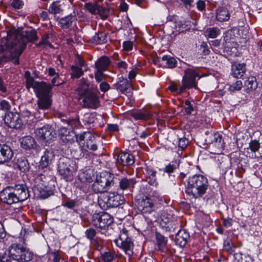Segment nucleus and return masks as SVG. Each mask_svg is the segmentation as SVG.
<instances>
[{
	"mask_svg": "<svg viewBox=\"0 0 262 262\" xmlns=\"http://www.w3.org/2000/svg\"><path fill=\"white\" fill-rule=\"evenodd\" d=\"M34 30L20 31L11 30L7 36L0 40V64H18L19 57L22 54L28 42H34L37 39Z\"/></svg>",
	"mask_w": 262,
	"mask_h": 262,
	"instance_id": "nucleus-1",
	"label": "nucleus"
},
{
	"mask_svg": "<svg viewBox=\"0 0 262 262\" xmlns=\"http://www.w3.org/2000/svg\"><path fill=\"white\" fill-rule=\"evenodd\" d=\"M29 195V192L26 186L17 185L14 187H7L1 191L0 200L5 204L12 205L25 201Z\"/></svg>",
	"mask_w": 262,
	"mask_h": 262,
	"instance_id": "nucleus-2",
	"label": "nucleus"
},
{
	"mask_svg": "<svg viewBox=\"0 0 262 262\" xmlns=\"http://www.w3.org/2000/svg\"><path fill=\"white\" fill-rule=\"evenodd\" d=\"M33 253L22 245L14 243L8 249V254L0 255L2 262H10L15 260L18 262H29L33 258Z\"/></svg>",
	"mask_w": 262,
	"mask_h": 262,
	"instance_id": "nucleus-3",
	"label": "nucleus"
},
{
	"mask_svg": "<svg viewBox=\"0 0 262 262\" xmlns=\"http://www.w3.org/2000/svg\"><path fill=\"white\" fill-rule=\"evenodd\" d=\"M209 183L207 178L202 174H195L188 179L186 193L195 199L202 197L206 192Z\"/></svg>",
	"mask_w": 262,
	"mask_h": 262,
	"instance_id": "nucleus-4",
	"label": "nucleus"
},
{
	"mask_svg": "<svg viewBox=\"0 0 262 262\" xmlns=\"http://www.w3.org/2000/svg\"><path fill=\"white\" fill-rule=\"evenodd\" d=\"M26 79V88L28 90L32 88L37 98L52 95V86L43 81H36L29 71L24 74Z\"/></svg>",
	"mask_w": 262,
	"mask_h": 262,
	"instance_id": "nucleus-5",
	"label": "nucleus"
},
{
	"mask_svg": "<svg viewBox=\"0 0 262 262\" xmlns=\"http://www.w3.org/2000/svg\"><path fill=\"white\" fill-rule=\"evenodd\" d=\"M114 175L112 173L103 171L97 174L96 180L92 185V189L96 193L106 192L114 184Z\"/></svg>",
	"mask_w": 262,
	"mask_h": 262,
	"instance_id": "nucleus-6",
	"label": "nucleus"
},
{
	"mask_svg": "<svg viewBox=\"0 0 262 262\" xmlns=\"http://www.w3.org/2000/svg\"><path fill=\"white\" fill-rule=\"evenodd\" d=\"M199 76L198 72L193 69H187L182 81V85L180 88L179 93H182L186 89L194 88L197 89V82L195 78Z\"/></svg>",
	"mask_w": 262,
	"mask_h": 262,
	"instance_id": "nucleus-7",
	"label": "nucleus"
},
{
	"mask_svg": "<svg viewBox=\"0 0 262 262\" xmlns=\"http://www.w3.org/2000/svg\"><path fill=\"white\" fill-rule=\"evenodd\" d=\"M115 243L117 247L123 249L129 256L133 255L134 245L131 238L128 237L126 229H122L119 237L115 240Z\"/></svg>",
	"mask_w": 262,
	"mask_h": 262,
	"instance_id": "nucleus-8",
	"label": "nucleus"
},
{
	"mask_svg": "<svg viewBox=\"0 0 262 262\" xmlns=\"http://www.w3.org/2000/svg\"><path fill=\"white\" fill-rule=\"evenodd\" d=\"M76 139L82 150L86 151L88 150H97V145L95 141V137L91 133L88 132L79 135Z\"/></svg>",
	"mask_w": 262,
	"mask_h": 262,
	"instance_id": "nucleus-9",
	"label": "nucleus"
},
{
	"mask_svg": "<svg viewBox=\"0 0 262 262\" xmlns=\"http://www.w3.org/2000/svg\"><path fill=\"white\" fill-rule=\"evenodd\" d=\"M98 93V91L94 92L92 90L80 97L82 107L91 109H96L99 107L100 100Z\"/></svg>",
	"mask_w": 262,
	"mask_h": 262,
	"instance_id": "nucleus-10",
	"label": "nucleus"
},
{
	"mask_svg": "<svg viewBox=\"0 0 262 262\" xmlns=\"http://www.w3.org/2000/svg\"><path fill=\"white\" fill-rule=\"evenodd\" d=\"M46 178L43 175L39 176L36 179V183L39 181H42V183H37L33 188V191L34 195L37 198L46 199L52 194L51 190L48 187L47 182L43 180Z\"/></svg>",
	"mask_w": 262,
	"mask_h": 262,
	"instance_id": "nucleus-11",
	"label": "nucleus"
},
{
	"mask_svg": "<svg viewBox=\"0 0 262 262\" xmlns=\"http://www.w3.org/2000/svg\"><path fill=\"white\" fill-rule=\"evenodd\" d=\"M84 9L93 14L99 15L103 19L107 18L110 14V11L107 8L103 7L96 2L85 3Z\"/></svg>",
	"mask_w": 262,
	"mask_h": 262,
	"instance_id": "nucleus-12",
	"label": "nucleus"
},
{
	"mask_svg": "<svg viewBox=\"0 0 262 262\" xmlns=\"http://www.w3.org/2000/svg\"><path fill=\"white\" fill-rule=\"evenodd\" d=\"M72 161L68 158H61L58 165V171L67 181L70 180L73 175V167L71 165Z\"/></svg>",
	"mask_w": 262,
	"mask_h": 262,
	"instance_id": "nucleus-13",
	"label": "nucleus"
},
{
	"mask_svg": "<svg viewBox=\"0 0 262 262\" xmlns=\"http://www.w3.org/2000/svg\"><path fill=\"white\" fill-rule=\"evenodd\" d=\"M113 222V218L107 213L102 212L93 215L92 223L96 227L105 229Z\"/></svg>",
	"mask_w": 262,
	"mask_h": 262,
	"instance_id": "nucleus-14",
	"label": "nucleus"
},
{
	"mask_svg": "<svg viewBox=\"0 0 262 262\" xmlns=\"http://www.w3.org/2000/svg\"><path fill=\"white\" fill-rule=\"evenodd\" d=\"M102 201L106 207H117L124 202L123 196L115 192H110L108 195L99 198L98 202L100 204H101Z\"/></svg>",
	"mask_w": 262,
	"mask_h": 262,
	"instance_id": "nucleus-15",
	"label": "nucleus"
},
{
	"mask_svg": "<svg viewBox=\"0 0 262 262\" xmlns=\"http://www.w3.org/2000/svg\"><path fill=\"white\" fill-rule=\"evenodd\" d=\"M210 148L214 149V154H218L223 149L224 142L222 136L219 133L210 134L206 139Z\"/></svg>",
	"mask_w": 262,
	"mask_h": 262,
	"instance_id": "nucleus-16",
	"label": "nucleus"
},
{
	"mask_svg": "<svg viewBox=\"0 0 262 262\" xmlns=\"http://www.w3.org/2000/svg\"><path fill=\"white\" fill-rule=\"evenodd\" d=\"M4 121L10 128H19L23 124L22 119L20 118L19 114L11 112L6 113Z\"/></svg>",
	"mask_w": 262,
	"mask_h": 262,
	"instance_id": "nucleus-17",
	"label": "nucleus"
},
{
	"mask_svg": "<svg viewBox=\"0 0 262 262\" xmlns=\"http://www.w3.org/2000/svg\"><path fill=\"white\" fill-rule=\"evenodd\" d=\"M35 134L39 140L45 142L51 141L54 137V130L49 125L37 128Z\"/></svg>",
	"mask_w": 262,
	"mask_h": 262,
	"instance_id": "nucleus-18",
	"label": "nucleus"
},
{
	"mask_svg": "<svg viewBox=\"0 0 262 262\" xmlns=\"http://www.w3.org/2000/svg\"><path fill=\"white\" fill-rule=\"evenodd\" d=\"M13 156V152L10 146L0 144V164L9 162Z\"/></svg>",
	"mask_w": 262,
	"mask_h": 262,
	"instance_id": "nucleus-19",
	"label": "nucleus"
},
{
	"mask_svg": "<svg viewBox=\"0 0 262 262\" xmlns=\"http://www.w3.org/2000/svg\"><path fill=\"white\" fill-rule=\"evenodd\" d=\"M154 207L152 200L149 198L145 197L139 202L138 209L143 213H150L153 211Z\"/></svg>",
	"mask_w": 262,
	"mask_h": 262,
	"instance_id": "nucleus-20",
	"label": "nucleus"
},
{
	"mask_svg": "<svg viewBox=\"0 0 262 262\" xmlns=\"http://www.w3.org/2000/svg\"><path fill=\"white\" fill-rule=\"evenodd\" d=\"M114 157L117 162L122 165H132L135 162L133 156L127 152H124L119 155H115Z\"/></svg>",
	"mask_w": 262,
	"mask_h": 262,
	"instance_id": "nucleus-21",
	"label": "nucleus"
},
{
	"mask_svg": "<svg viewBox=\"0 0 262 262\" xmlns=\"http://www.w3.org/2000/svg\"><path fill=\"white\" fill-rule=\"evenodd\" d=\"M116 89L122 93H129L133 90V87L127 79L121 77L116 84Z\"/></svg>",
	"mask_w": 262,
	"mask_h": 262,
	"instance_id": "nucleus-22",
	"label": "nucleus"
},
{
	"mask_svg": "<svg viewBox=\"0 0 262 262\" xmlns=\"http://www.w3.org/2000/svg\"><path fill=\"white\" fill-rule=\"evenodd\" d=\"M189 237L188 232L184 230H180L176 236L175 243L180 247H183L186 245Z\"/></svg>",
	"mask_w": 262,
	"mask_h": 262,
	"instance_id": "nucleus-23",
	"label": "nucleus"
},
{
	"mask_svg": "<svg viewBox=\"0 0 262 262\" xmlns=\"http://www.w3.org/2000/svg\"><path fill=\"white\" fill-rule=\"evenodd\" d=\"M54 155L52 150H46L41 157L39 166L41 168L48 167L52 163Z\"/></svg>",
	"mask_w": 262,
	"mask_h": 262,
	"instance_id": "nucleus-24",
	"label": "nucleus"
},
{
	"mask_svg": "<svg viewBox=\"0 0 262 262\" xmlns=\"http://www.w3.org/2000/svg\"><path fill=\"white\" fill-rule=\"evenodd\" d=\"M92 91L89 89V84L85 78H82L79 80L78 86L76 90L78 95L81 97L87 93Z\"/></svg>",
	"mask_w": 262,
	"mask_h": 262,
	"instance_id": "nucleus-25",
	"label": "nucleus"
},
{
	"mask_svg": "<svg viewBox=\"0 0 262 262\" xmlns=\"http://www.w3.org/2000/svg\"><path fill=\"white\" fill-rule=\"evenodd\" d=\"M51 96L52 95L37 98V104L38 108L41 110L49 109L51 107L52 102L51 99Z\"/></svg>",
	"mask_w": 262,
	"mask_h": 262,
	"instance_id": "nucleus-26",
	"label": "nucleus"
},
{
	"mask_svg": "<svg viewBox=\"0 0 262 262\" xmlns=\"http://www.w3.org/2000/svg\"><path fill=\"white\" fill-rule=\"evenodd\" d=\"M136 183V181L133 179L122 178L119 181V187L122 190L130 189Z\"/></svg>",
	"mask_w": 262,
	"mask_h": 262,
	"instance_id": "nucleus-27",
	"label": "nucleus"
},
{
	"mask_svg": "<svg viewBox=\"0 0 262 262\" xmlns=\"http://www.w3.org/2000/svg\"><path fill=\"white\" fill-rule=\"evenodd\" d=\"M20 142L21 147L26 149L34 148L35 146L34 139L30 136L22 138Z\"/></svg>",
	"mask_w": 262,
	"mask_h": 262,
	"instance_id": "nucleus-28",
	"label": "nucleus"
},
{
	"mask_svg": "<svg viewBox=\"0 0 262 262\" xmlns=\"http://www.w3.org/2000/svg\"><path fill=\"white\" fill-rule=\"evenodd\" d=\"M216 17L219 21L222 22L229 19L230 14L226 8L221 7L216 11Z\"/></svg>",
	"mask_w": 262,
	"mask_h": 262,
	"instance_id": "nucleus-29",
	"label": "nucleus"
},
{
	"mask_svg": "<svg viewBox=\"0 0 262 262\" xmlns=\"http://www.w3.org/2000/svg\"><path fill=\"white\" fill-rule=\"evenodd\" d=\"M146 174L147 179H148V184L154 186H157L158 182L156 178V171L151 168H147L146 169Z\"/></svg>",
	"mask_w": 262,
	"mask_h": 262,
	"instance_id": "nucleus-30",
	"label": "nucleus"
},
{
	"mask_svg": "<svg viewBox=\"0 0 262 262\" xmlns=\"http://www.w3.org/2000/svg\"><path fill=\"white\" fill-rule=\"evenodd\" d=\"M131 115L136 120H147L150 118L151 117V114L150 113L143 111H138L137 112H133L131 114Z\"/></svg>",
	"mask_w": 262,
	"mask_h": 262,
	"instance_id": "nucleus-31",
	"label": "nucleus"
},
{
	"mask_svg": "<svg viewBox=\"0 0 262 262\" xmlns=\"http://www.w3.org/2000/svg\"><path fill=\"white\" fill-rule=\"evenodd\" d=\"M95 115L91 113H86L84 114L81 119L80 122L84 125L90 126L95 122Z\"/></svg>",
	"mask_w": 262,
	"mask_h": 262,
	"instance_id": "nucleus-32",
	"label": "nucleus"
},
{
	"mask_svg": "<svg viewBox=\"0 0 262 262\" xmlns=\"http://www.w3.org/2000/svg\"><path fill=\"white\" fill-rule=\"evenodd\" d=\"M75 20L73 16L70 15L61 18L59 21L60 27L62 28H68Z\"/></svg>",
	"mask_w": 262,
	"mask_h": 262,
	"instance_id": "nucleus-33",
	"label": "nucleus"
},
{
	"mask_svg": "<svg viewBox=\"0 0 262 262\" xmlns=\"http://www.w3.org/2000/svg\"><path fill=\"white\" fill-rule=\"evenodd\" d=\"M17 167L20 170L25 172L29 170V165L28 161L25 157H21L17 160Z\"/></svg>",
	"mask_w": 262,
	"mask_h": 262,
	"instance_id": "nucleus-34",
	"label": "nucleus"
},
{
	"mask_svg": "<svg viewBox=\"0 0 262 262\" xmlns=\"http://www.w3.org/2000/svg\"><path fill=\"white\" fill-rule=\"evenodd\" d=\"M21 116L23 118L22 120L23 124H30L33 119V115L31 114V113L30 111L27 110L21 112Z\"/></svg>",
	"mask_w": 262,
	"mask_h": 262,
	"instance_id": "nucleus-35",
	"label": "nucleus"
},
{
	"mask_svg": "<svg viewBox=\"0 0 262 262\" xmlns=\"http://www.w3.org/2000/svg\"><path fill=\"white\" fill-rule=\"evenodd\" d=\"M206 36L209 38H216L220 34V30L217 28L213 27L207 29L205 31Z\"/></svg>",
	"mask_w": 262,
	"mask_h": 262,
	"instance_id": "nucleus-36",
	"label": "nucleus"
},
{
	"mask_svg": "<svg viewBox=\"0 0 262 262\" xmlns=\"http://www.w3.org/2000/svg\"><path fill=\"white\" fill-rule=\"evenodd\" d=\"M232 70L233 76L237 78H241L246 71L245 67H232Z\"/></svg>",
	"mask_w": 262,
	"mask_h": 262,
	"instance_id": "nucleus-37",
	"label": "nucleus"
},
{
	"mask_svg": "<svg viewBox=\"0 0 262 262\" xmlns=\"http://www.w3.org/2000/svg\"><path fill=\"white\" fill-rule=\"evenodd\" d=\"M245 85L247 86L248 89L254 90L257 87V83L256 78L254 77H249L245 82Z\"/></svg>",
	"mask_w": 262,
	"mask_h": 262,
	"instance_id": "nucleus-38",
	"label": "nucleus"
},
{
	"mask_svg": "<svg viewBox=\"0 0 262 262\" xmlns=\"http://www.w3.org/2000/svg\"><path fill=\"white\" fill-rule=\"evenodd\" d=\"M93 40L97 43L102 44L106 42V34L103 32L96 33L93 37Z\"/></svg>",
	"mask_w": 262,
	"mask_h": 262,
	"instance_id": "nucleus-39",
	"label": "nucleus"
},
{
	"mask_svg": "<svg viewBox=\"0 0 262 262\" xmlns=\"http://www.w3.org/2000/svg\"><path fill=\"white\" fill-rule=\"evenodd\" d=\"M62 11V7L58 2L53 3L49 9V12L54 14L60 13Z\"/></svg>",
	"mask_w": 262,
	"mask_h": 262,
	"instance_id": "nucleus-40",
	"label": "nucleus"
},
{
	"mask_svg": "<svg viewBox=\"0 0 262 262\" xmlns=\"http://www.w3.org/2000/svg\"><path fill=\"white\" fill-rule=\"evenodd\" d=\"M50 38V35L49 34H45L42 36L41 40L40 41L37 45V47H41L43 46V47H52V45H51V42L49 40V39Z\"/></svg>",
	"mask_w": 262,
	"mask_h": 262,
	"instance_id": "nucleus-41",
	"label": "nucleus"
},
{
	"mask_svg": "<svg viewBox=\"0 0 262 262\" xmlns=\"http://www.w3.org/2000/svg\"><path fill=\"white\" fill-rule=\"evenodd\" d=\"M243 87V83L241 80H237L233 83L228 88V90L231 92L239 91Z\"/></svg>",
	"mask_w": 262,
	"mask_h": 262,
	"instance_id": "nucleus-42",
	"label": "nucleus"
},
{
	"mask_svg": "<svg viewBox=\"0 0 262 262\" xmlns=\"http://www.w3.org/2000/svg\"><path fill=\"white\" fill-rule=\"evenodd\" d=\"M59 135L63 140H65L69 141L71 139L70 138V132L64 127H62L60 128Z\"/></svg>",
	"mask_w": 262,
	"mask_h": 262,
	"instance_id": "nucleus-43",
	"label": "nucleus"
},
{
	"mask_svg": "<svg viewBox=\"0 0 262 262\" xmlns=\"http://www.w3.org/2000/svg\"><path fill=\"white\" fill-rule=\"evenodd\" d=\"M104 70H105L104 67H100L95 72V78L97 82H99L103 80L104 77L103 71Z\"/></svg>",
	"mask_w": 262,
	"mask_h": 262,
	"instance_id": "nucleus-44",
	"label": "nucleus"
},
{
	"mask_svg": "<svg viewBox=\"0 0 262 262\" xmlns=\"http://www.w3.org/2000/svg\"><path fill=\"white\" fill-rule=\"evenodd\" d=\"M83 74V71L79 67H72V77L79 78Z\"/></svg>",
	"mask_w": 262,
	"mask_h": 262,
	"instance_id": "nucleus-45",
	"label": "nucleus"
},
{
	"mask_svg": "<svg viewBox=\"0 0 262 262\" xmlns=\"http://www.w3.org/2000/svg\"><path fill=\"white\" fill-rule=\"evenodd\" d=\"M112 63L109 58L106 56L100 57L95 63V66H109Z\"/></svg>",
	"mask_w": 262,
	"mask_h": 262,
	"instance_id": "nucleus-46",
	"label": "nucleus"
},
{
	"mask_svg": "<svg viewBox=\"0 0 262 262\" xmlns=\"http://www.w3.org/2000/svg\"><path fill=\"white\" fill-rule=\"evenodd\" d=\"M101 257L104 262H111L114 259V255L111 251L104 252Z\"/></svg>",
	"mask_w": 262,
	"mask_h": 262,
	"instance_id": "nucleus-47",
	"label": "nucleus"
},
{
	"mask_svg": "<svg viewBox=\"0 0 262 262\" xmlns=\"http://www.w3.org/2000/svg\"><path fill=\"white\" fill-rule=\"evenodd\" d=\"M157 241L159 248L160 250H163L166 245V241L164 237L161 235H157Z\"/></svg>",
	"mask_w": 262,
	"mask_h": 262,
	"instance_id": "nucleus-48",
	"label": "nucleus"
},
{
	"mask_svg": "<svg viewBox=\"0 0 262 262\" xmlns=\"http://www.w3.org/2000/svg\"><path fill=\"white\" fill-rule=\"evenodd\" d=\"M162 60L166 61L165 63L169 66H174L177 64V60L174 58L169 57L167 55L163 56L162 58Z\"/></svg>",
	"mask_w": 262,
	"mask_h": 262,
	"instance_id": "nucleus-49",
	"label": "nucleus"
},
{
	"mask_svg": "<svg viewBox=\"0 0 262 262\" xmlns=\"http://www.w3.org/2000/svg\"><path fill=\"white\" fill-rule=\"evenodd\" d=\"M249 148L252 151L256 152L260 148L259 143L256 140H252L249 143Z\"/></svg>",
	"mask_w": 262,
	"mask_h": 262,
	"instance_id": "nucleus-50",
	"label": "nucleus"
},
{
	"mask_svg": "<svg viewBox=\"0 0 262 262\" xmlns=\"http://www.w3.org/2000/svg\"><path fill=\"white\" fill-rule=\"evenodd\" d=\"M11 108V105L9 103L5 100H3L0 102V109L7 112L9 111Z\"/></svg>",
	"mask_w": 262,
	"mask_h": 262,
	"instance_id": "nucleus-51",
	"label": "nucleus"
},
{
	"mask_svg": "<svg viewBox=\"0 0 262 262\" xmlns=\"http://www.w3.org/2000/svg\"><path fill=\"white\" fill-rule=\"evenodd\" d=\"M11 5L16 9H19L22 7L23 3L20 0H13Z\"/></svg>",
	"mask_w": 262,
	"mask_h": 262,
	"instance_id": "nucleus-52",
	"label": "nucleus"
},
{
	"mask_svg": "<svg viewBox=\"0 0 262 262\" xmlns=\"http://www.w3.org/2000/svg\"><path fill=\"white\" fill-rule=\"evenodd\" d=\"M85 235L87 238L90 239H92L95 237L96 235V231L94 229L90 228L86 230Z\"/></svg>",
	"mask_w": 262,
	"mask_h": 262,
	"instance_id": "nucleus-53",
	"label": "nucleus"
},
{
	"mask_svg": "<svg viewBox=\"0 0 262 262\" xmlns=\"http://www.w3.org/2000/svg\"><path fill=\"white\" fill-rule=\"evenodd\" d=\"M133 47V43L130 41H124L123 43V48L125 51H130L132 50Z\"/></svg>",
	"mask_w": 262,
	"mask_h": 262,
	"instance_id": "nucleus-54",
	"label": "nucleus"
},
{
	"mask_svg": "<svg viewBox=\"0 0 262 262\" xmlns=\"http://www.w3.org/2000/svg\"><path fill=\"white\" fill-rule=\"evenodd\" d=\"M110 88L109 84L106 82H102L100 84V89L103 92H107Z\"/></svg>",
	"mask_w": 262,
	"mask_h": 262,
	"instance_id": "nucleus-55",
	"label": "nucleus"
},
{
	"mask_svg": "<svg viewBox=\"0 0 262 262\" xmlns=\"http://www.w3.org/2000/svg\"><path fill=\"white\" fill-rule=\"evenodd\" d=\"M188 142L185 138H181L179 139L178 146L182 149H184L187 145Z\"/></svg>",
	"mask_w": 262,
	"mask_h": 262,
	"instance_id": "nucleus-56",
	"label": "nucleus"
},
{
	"mask_svg": "<svg viewBox=\"0 0 262 262\" xmlns=\"http://www.w3.org/2000/svg\"><path fill=\"white\" fill-rule=\"evenodd\" d=\"M185 103L187 106L185 108V112L188 114H191V112L193 110V108L190 102L188 100H186L185 101Z\"/></svg>",
	"mask_w": 262,
	"mask_h": 262,
	"instance_id": "nucleus-57",
	"label": "nucleus"
},
{
	"mask_svg": "<svg viewBox=\"0 0 262 262\" xmlns=\"http://www.w3.org/2000/svg\"><path fill=\"white\" fill-rule=\"evenodd\" d=\"M181 1L187 9H189L194 5L193 0H181Z\"/></svg>",
	"mask_w": 262,
	"mask_h": 262,
	"instance_id": "nucleus-58",
	"label": "nucleus"
},
{
	"mask_svg": "<svg viewBox=\"0 0 262 262\" xmlns=\"http://www.w3.org/2000/svg\"><path fill=\"white\" fill-rule=\"evenodd\" d=\"M201 48L203 49L202 52L205 55H208L210 51L208 49V46L206 43L203 42L201 45Z\"/></svg>",
	"mask_w": 262,
	"mask_h": 262,
	"instance_id": "nucleus-59",
	"label": "nucleus"
},
{
	"mask_svg": "<svg viewBox=\"0 0 262 262\" xmlns=\"http://www.w3.org/2000/svg\"><path fill=\"white\" fill-rule=\"evenodd\" d=\"M198 9L200 11H203L205 9V3L204 1L200 0L196 3Z\"/></svg>",
	"mask_w": 262,
	"mask_h": 262,
	"instance_id": "nucleus-60",
	"label": "nucleus"
},
{
	"mask_svg": "<svg viewBox=\"0 0 262 262\" xmlns=\"http://www.w3.org/2000/svg\"><path fill=\"white\" fill-rule=\"evenodd\" d=\"M77 66H84L85 61L80 56L78 55L75 59Z\"/></svg>",
	"mask_w": 262,
	"mask_h": 262,
	"instance_id": "nucleus-61",
	"label": "nucleus"
},
{
	"mask_svg": "<svg viewBox=\"0 0 262 262\" xmlns=\"http://www.w3.org/2000/svg\"><path fill=\"white\" fill-rule=\"evenodd\" d=\"M166 213H163L161 215V220L164 224H167L169 223L170 219L168 217Z\"/></svg>",
	"mask_w": 262,
	"mask_h": 262,
	"instance_id": "nucleus-62",
	"label": "nucleus"
},
{
	"mask_svg": "<svg viewBox=\"0 0 262 262\" xmlns=\"http://www.w3.org/2000/svg\"><path fill=\"white\" fill-rule=\"evenodd\" d=\"M6 235L3 224L0 222V238H4Z\"/></svg>",
	"mask_w": 262,
	"mask_h": 262,
	"instance_id": "nucleus-63",
	"label": "nucleus"
},
{
	"mask_svg": "<svg viewBox=\"0 0 262 262\" xmlns=\"http://www.w3.org/2000/svg\"><path fill=\"white\" fill-rule=\"evenodd\" d=\"M173 166L169 164L165 167L164 171L168 173H170L173 171Z\"/></svg>",
	"mask_w": 262,
	"mask_h": 262,
	"instance_id": "nucleus-64",
	"label": "nucleus"
}]
</instances>
